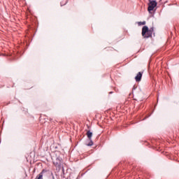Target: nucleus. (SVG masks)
Listing matches in <instances>:
<instances>
[{"label": "nucleus", "mask_w": 179, "mask_h": 179, "mask_svg": "<svg viewBox=\"0 0 179 179\" xmlns=\"http://www.w3.org/2000/svg\"><path fill=\"white\" fill-rule=\"evenodd\" d=\"M61 6H62V3H61Z\"/></svg>", "instance_id": "obj_9"}, {"label": "nucleus", "mask_w": 179, "mask_h": 179, "mask_svg": "<svg viewBox=\"0 0 179 179\" xmlns=\"http://www.w3.org/2000/svg\"><path fill=\"white\" fill-rule=\"evenodd\" d=\"M53 164L58 167V169H61V164H62V159L57 157L56 159L53 162Z\"/></svg>", "instance_id": "obj_3"}, {"label": "nucleus", "mask_w": 179, "mask_h": 179, "mask_svg": "<svg viewBox=\"0 0 179 179\" xmlns=\"http://www.w3.org/2000/svg\"><path fill=\"white\" fill-rule=\"evenodd\" d=\"M145 24H146V22H145V21H143V22H138V26H143V25H145Z\"/></svg>", "instance_id": "obj_7"}, {"label": "nucleus", "mask_w": 179, "mask_h": 179, "mask_svg": "<svg viewBox=\"0 0 179 179\" xmlns=\"http://www.w3.org/2000/svg\"><path fill=\"white\" fill-rule=\"evenodd\" d=\"M141 34L144 38H149L152 36V34H153V28L149 29L148 26L143 27Z\"/></svg>", "instance_id": "obj_1"}, {"label": "nucleus", "mask_w": 179, "mask_h": 179, "mask_svg": "<svg viewBox=\"0 0 179 179\" xmlns=\"http://www.w3.org/2000/svg\"><path fill=\"white\" fill-rule=\"evenodd\" d=\"M87 136L88 139H90V141H92V137L93 136V133L90 131H88L87 132Z\"/></svg>", "instance_id": "obj_6"}, {"label": "nucleus", "mask_w": 179, "mask_h": 179, "mask_svg": "<svg viewBox=\"0 0 179 179\" xmlns=\"http://www.w3.org/2000/svg\"><path fill=\"white\" fill-rule=\"evenodd\" d=\"M156 6H157V2L155 0H150L148 8V12H152V10H153Z\"/></svg>", "instance_id": "obj_2"}, {"label": "nucleus", "mask_w": 179, "mask_h": 179, "mask_svg": "<svg viewBox=\"0 0 179 179\" xmlns=\"http://www.w3.org/2000/svg\"><path fill=\"white\" fill-rule=\"evenodd\" d=\"M90 142L87 144V146H93V141L92 140H90Z\"/></svg>", "instance_id": "obj_8"}, {"label": "nucleus", "mask_w": 179, "mask_h": 179, "mask_svg": "<svg viewBox=\"0 0 179 179\" xmlns=\"http://www.w3.org/2000/svg\"><path fill=\"white\" fill-rule=\"evenodd\" d=\"M44 173H47V171L45 169H43L41 173L38 174V176L36 178V179H43V174H44Z\"/></svg>", "instance_id": "obj_5"}, {"label": "nucleus", "mask_w": 179, "mask_h": 179, "mask_svg": "<svg viewBox=\"0 0 179 179\" xmlns=\"http://www.w3.org/2000/svg\"><path fill=\"white\" fill-rule=\"evenodd\" d=\"M142 75H143V72H138L135 77L136 82H141L142 80Z\"/></svg>", "instance_id": "obj_4"}, {"label": "nucleus", "mask_w": 179, "mask_h": 179, "mask_svg": "<svg viewBox=\"0 0 179 179\" xmlns=\"http://www.w3.org/2000/svg\"><path fill=\"white\" fill-rule=\"evenodd\" d=\"M111 93H113V92H110V94H111Z\"/></svg>", "instance_id": "obj_10"}]
</instances>
